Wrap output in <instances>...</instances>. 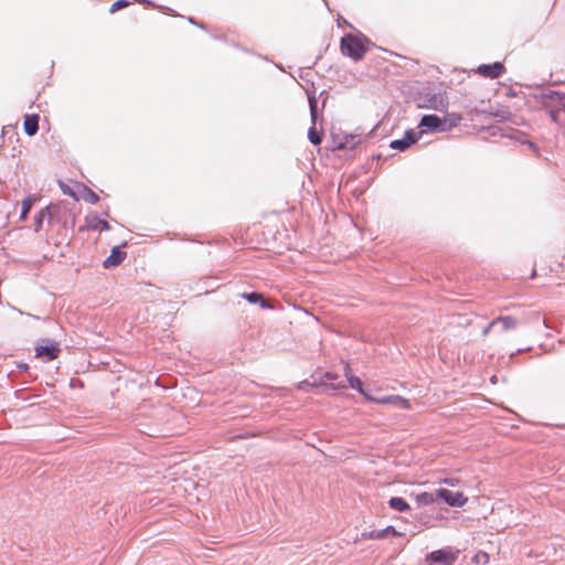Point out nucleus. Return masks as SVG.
<instances>
[{
    "label": "nucleus",
    "mask_w": 565,
    "mask_h": 565,
    "mask_svg": "<svg viewBox=\"0 0 565 565\" xmlns=\"http://www.w3.org/2000/svg\"><path fill=\"white\" fill-rule=\"evenodd\" d=\"M369 43V40L364 38L347 34L341 39L340 49L343 55L360 61L367 52Z\"/></svg>",
    "instance_id": "1"
},
{
    "label": "nucleus",
    "mask_w": 565,
    "mask_h": 565,
    "mask_svg": "<svg viewBox=\"0 0 565 565\" xmlns=\"http://www.w3.org/2000/svg\"><path fill=\"white\" fill-rule=\"evenodd\" d=\"M49 216L51 220H56L57 222H62L66 225L68 222L74 224V214L71 212L67 203L58 202L56 204H51L44 210H41L36 217V230L41 227L43 217Z\"/></svg>",
    "instance_id": "2"
},
{
    "label": "nucleus",
    "mask_w": 565,
    "mask_h": 565,
    "mask_svg": "<svg viewBox=\"0 0 565 565\" xmlns=\"http://www.w3.org/2000/svg\"><path fill=\"white\" fill-rule=\"evenodd\" d=\"M457 555V552L450 550H437L426 555L425 562L428 565H454Z\"/></svg>",
    "instance_id": "3"
},
{
    "label": "nucleus",
    "mask_w": 565,
    "mask_h": 565,
    "mask_svg": "<svg viewBox=\"0 0 565 565\" xmlns=\"http://www.w3.org/2000/svg\"><path fill=\"white\" fill-rule=\"evenodd\" d=\"M364 397L370 402L381 404V405L391 404V405H394V406L403 408V409L412 408L411 402L401 395H388V396L377 398V397L371 396L370 394H364Z\"/></svg>",
    "instance_id": "4"
},
{
    "label": "nucleus",
    "mask_w": 565,
    "mask_h": 565,
    "mask_svg": "<svg viewBox=\"0 0 565 565\" xmlns=\"http://www.w3.org/2000/svg\"><path fill=\"white\" fill-rule=\"evenodd\" d=\"M45 344H39L35 348L36 358L42 359L44 362L55 360L60 354V345L57 342H52L49 340L44 341Z\"/></svg>",
    "instance_id": "5"
},
{
    "label": "nucleus",
    "mask_w": 565,
    "mask_h": 565,
    "mask_svg": "<svg viewBox=\"0 0 565 565\" xmlns=\"http://www.w3.org/2000/svg\"><path fill=\"white\" fill-rule=\"evenodd\" d=\"M480 76L486 78H498L505 72V66L501 62H494L493 64H481L476 71Z\"/></svg>",
    "instance_id": "6"
},
{
    "label": "nucleus",
    "mask_w": 565,
    "mask_h": 565,
    "mask_svg": "<svg viewBox=\"0 0 565 565\" xmlns=\"http://www.w3.org/2000/svg\"><path fill=\"white\" fill-rule=\"evenodd\" d=\"M436 497L451 507H462L467 502V498L461 492H452L448 489H438Z\"/></svg>",
    "instance_id": "7"
},
{
    "label": "nucleus",
    "mask_w": 565,
    "mask_h": 565,
    "mask_svg": "<svg viewBox=\"0 0 565 565\" xmlns=\"http://www.w3.org/2000/svg\"><path fill=\"white\" fill-rule=\"evenodd\" d=\"M85 223H86L85 224L86 230L99 231V232L110 230V225L108 224V222L99 218L97 215L86 216Z\"/></svg>",
    "instance_id": "8"
},
{
    "label": "nucleus",
    "mask_w": 565,
    "mask_h": 565,
    "mask_svg": "<svg viewBox=\"0 0 565 565\" xmlns=\"http://www.w3.org/2000/svg\"><path fill=\"white\" fill-rule=\"evenodd\" d=\"M126 257V252L119 247H114L110 255L104 260L103 265L105 268L116 267L122 263Z\"/></svg>",
    "instance_id": "9"
},
{
    "label": "nucleus",
    "mask_w": 565,
    "mask_h": 565,
    "mask_svg": "<svg viewBox=\"0 0 565 565\" xmlns=\"http://www.w3.org/2000/svg\"><path fill=\"white\" fill-rule=\"evenodd\" d=\"M344 375L349 382V385L356 390L360 394H362L364 396V394H367L364 390H363V384H362V381L354 376L353 373H352V369L350 366V364L348 362H344Z\"/></svg>",
    "instance_id": "10"
},
{
    "label": "nucleus",
    "mask_w": 565,
    "mask_h": 565,
    "mask_svg": "<svg viewBox=\"0 0 565 565\" xmlns=\"http://www.w3.org/2000/svg\"><path fill=\"white\" fill-rule=\"evenodd\" d=\"M23 128L28 136H34L39 129V116L38 115H25Z\"/></svg>",
    "instance_id": "11"
},
{
    "label": "nucleus",
    "mask_w": 565,
    "mask_h": 565,
    "mask_svg": "<svg viewBox=\"0 0 565 565\" xmlns=\"http://www.w3.org/2000/svg\"><path fill=\"white\" fill-rule=\"evenodd\" d=\"M441 126V120L436 115H425L420 120V127L437 130Z\"/></svg>",
    "instance_id": "12"
},
{
    "label": "nucleus",
    "mask_w": 565,
    "mask_h": 565,
    "mask_svg": "<svg viewBox=\"0 0 565 565\" xmlns=\"http://www.w3.org/2000/svg\"><path fill=\"white\" fill-rule=\"evenodd\" d=\"M323 377L326 382L329 383V385L334 390L344 388L347 386L344 381L340 380V376L337 373L327 372Z\"/></svg>",
    "instance_id": "13"
},
{
    "label": "nucleus",
    "mask_w": 565,
    "mask_h": 565,
    "mask_svg": "<svg viewBox=\"0 0 565 565\" xmlns=\"http://www.w3.org/2000/svg\"><path fill=\"white\" fill-rule=\"evenodd\" d=\"M388 505H390V508H392L393 510H396L398 512H405L411 509L409 504L403 498H399V497L391 498L388 500Z\"/></svg>",
    "instance_id": "14"
},
{
    "label": "nucleus",
    "mask_w": 565,
    "mask_h": 565,
    "mask_svg": "<svg viewBox=\"0 0 565 565\" xmlns=\"http://www.w3.org/2000/svg\"><path fill=\"white\" fill-rule=\"evenodd\" d=\"M414 142H415V138H413V136L411 134H408L403 139L393 140L391 142V148L398 149V150L403 151V150L407 149Z\"/></svg>",
    "instance_id": "15"
},
{
    "label": "nucleus",
    "mask_w": 565,
    "mask_h": 565,
    "mask_svg": "<svg viewBox=\"0 0 565 565\" xmlns=\"http://www.w3.org/2000/svg\"><path fill=\"white\" fill-rule=\"evenodd\" d=\"M81 199L90 204H96L99 201L98 194L86 185L82 188Z\"/></svg>",
    "instance_id": "16"
},
{
    "label": "nucleus",
    "mask_w": 565,
    "mask_h": 565,
    "mask_svg": "<svg viewBox=\"0 0 565 565\" xmlns=\"http://www.w3.org/2000/svg\"><path fill=\"white\" fill-rule=\"evenodd\" d=\"M438 498L434 493L422 492L418 493L415 498L418 505H429L436 502Z\"/></svg>",
    "instance_id": "17"
},
{
    "label": "nucleus",
    "mask_w": 565,
    "mask_h": 565,
    "mask_svg": "<svg viewBox=\"0 0 565 565\" xmlns=\"http://www.w3.org/2000/svg\"><path fill=\"white\" fill-rule=\"evenodd\" d=\"M34 202H35L34 196H28L22 201V210H21V214H20V218L22 221L26 220V216H28Z\"/></svg>",
    "instance_id": "18"
},
{
    "label": "nucleus",
    "mask_w": 565,
    "mask_h": 565,
    "mask_svg": "<svg viewBox=\"0 0 565 565\" xmlns=\"http://www.w3.org/2000/svg\"><path fill=\"white\" fill-rule=\"evenodd\" d=\"M242 297L245 298L247 301H249L252 303H256L258 301H262L260 305H262L263 308H267L268 307L267 302L263 299V295L262 294L249 292V294H243Z\"/></svg>",
    "instance_id": "19"
},
{
    "label": "nucleus",
    "mask_w": 565,
    "mask_h": 565,
    "mask_svg": "<svg viewBox=\"0 0 565 565\" xmlns=\"http://www.w3.org/2000/svg\"><path fill=\"white\" fill-rule=\"evenodd\" d=\"M490 115L497 118L499 121L510 120L512 115L508 108H500L495 111H491Z\"/></svg>",
    "instance_id": "20"
},
{
    "label": "nucleus",
    "mask_w": 565,
    "mask_h": 565,
    "mask_svg": "<svg viewBox=\"0 0 565 565\" xmlns=\"http://www.w3.org/2000/svg\"><path fill=\"white\" fill-rule=\"evenodd\" d=\"M497 323H501L504 330H510L516 327V320L512 317H500L495 319Z\"/></svg>",
    "instance_id": "21"
},
{
    "label": "nucleus",
    "mask_w": 565,
    "mask_h": 565,
    "mask_svg": "<svg viewBox=\"0 0 565 565\" xmlns=\"http://www.w3.org/2000/svg\"><path fill=\"white\" fill-rule=\"evenodd\" d=\"M363 540H383L385 539L383 530H372L362 533Z\"/></svg>",
    "instance_id": "22"
},
{
    "label": "nucleus",
    "mask_w": 565,
    "mask_h": 565,
    "mask_svg": "<svg viewBox=\"0 0 565 565\" xmlns=\"http://www.w3.org/2000/svg\"><path fill=\"white\" fill-rule=\"evenodd\" d=\"M308 138L313 145H319L321 142V135L317 131L316 125L312 124V126L309 128L308 131Z\"/></svg>",
    "instance_id": "23"
},
{
    "label": "nucleus",
    "mask_w": 565,
    "mask_h": 565,
    "mask_svg": "<svg viewBox=\"0 0 565 565\" xmlns=\"http://www.w3.org/2000/svg\"><path fill=\"white\" fill-rule=\"evenodd\" d=\"M360 141H361V138L359 136H350V137H347L344 142H342L340 145V148H345V147L353 148Z\"/></svg>",
    "instance_id": "24"
},
{
    "label": "nucleus",
    "mask_w": 565,
    "mask_h": 565,
    "mask_svg": "<svg viewBox=\"0 0 565 565\" xmlns=\"http://www.w3.org/2000/svg\"><path fill=\"white\" fill-rule=\"evenodd\" d=\"M128 4H129V2L127 0H117L111 4L109 12L115 13V12L128 7Z\"/></svg>",
    "instance_id": "25"
},
{
    "label": "nucleus",
    "mask_w": 565,
    "mask_h": 565,
    "mask_svg": "<svg viewBox=\"0 0 565 565\" xmlns=\"http://www.w3.org/2000/svg\"><path fill=\"white\" fill-rule=\"evenodd\" d=\"M309 105H310L311 120H312V124L316 125L318 111H317V100L315 97H309Z\"/></svg>",
    "instance_id": "26"
},
{
    "label": "nucleus",
    "mask_w": 565,
    "mask_h": 565,
    "mask_svg": "<svg viewBox=\"0 0 565 565\" xmlns=\"http://www.w3.org/2000/svg\"><path fill=\"white\" fill-rule=\"evenodd\" d=\"M383 534H384V536H385V537H386L388 534H392V535H394V536H401V535H402V534H401L398 531H396V529H395L394 526H392V525H388V526H386L385 529H383Z\"/></svg>",
    "instance_id": "27"
},
{
    "label": "nucleus",
    "mask_w": 565,
    "mask_h": 565,
    "mask_svg": "<svg viewBox=\"0 0 565 565\" xmlns=\"http://www.w3.org/2000/svg\"><path fill=\"white\" fill-rule=\"evenodd\" d=\"M494 324H497V321H495V320H493V321H492V322H491V323H490V324H489V326L483 330V335H487V334L489 333L490 329H491Z\"/></svg>",
    "instance_id": "28"
},
{
    "label": "nucleus",
    "mask_w": 565,
    "mask_h": 565,
    "mask_svg": "<svg viewBox=\"0 0 565 565\" xmlns=\"http://www.w3.org/2000/svg\"><path fill=\"white\" fill-rule=\"evenodd\" d=\"M444 106H445V105H444L443 100H440V107H438L437 105H435V106H434V108H435V109H441V108H444Z\"/></svg>",
    "instance_id": "29"
},
{
    "label": "nucleus",
    "mask_w": 565,
    "mask_h": 565,
    "mask_svg": "<svg viewBox=\"0 0 565 565\" xmlns=\"http://www.w3.org/2000/svg\"><path fill=\"white\" fill-rule=\"evenodd\" d=\"M65 193H68L70 195L74 196L75 200H78V198L75 196L74 192L64 190Z\"/></svg>",
    "instance_id": "30"
},
{
    "label": "nucleus",
    "mask_w": 565,
    "mask_h": 565,
    "mask_svg": "<svg viewBox=\"0 0 565 565\" xmlns=\"http://www.w3.org/2000/svg\"><path fill=\"white\" fill-rule=\"evenodd\" d=\"M535 275H536V271H535V269H533L532 275H531V278H534V277H535Z\"/></svg>",
    "instance_id": "31"
},
{
    "label": "nucleus",
    "mask_w": 565,
    "mask_h": 565,
    "mask_svg": "<svg viewBox=\"0 0 565 565\" xmlns=\"http://www.w3.org/2000/svg\"><path fill=\"white\" fill-rule=\"evenodd\" d=\"M562 104H563V106L565 107V98L563 99Z\"/></svg>",
    "instance_id": "32"
}]
</instances>
